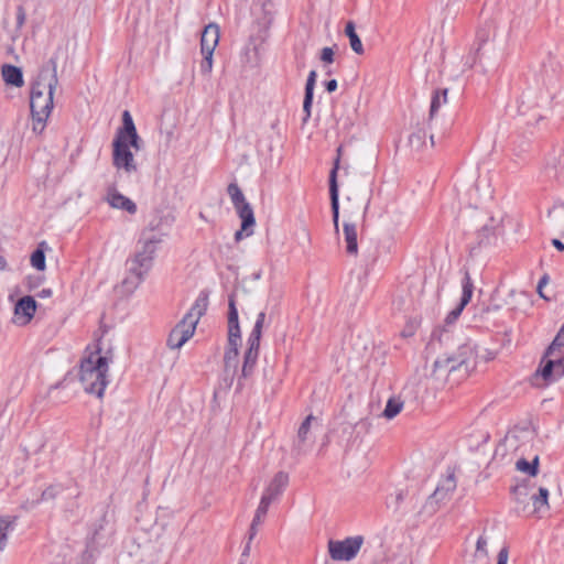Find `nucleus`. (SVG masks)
<instances>
[{"instance_id":"39","label":"nucleus","mask_w":564,"mask_h":564,"mask_svg":"<svg viewBox=\"0 0 564 564\" xmlns=\"http://www.w3.org/2000/svg\"><path fill=\"white\" fill-rule=\"evenodd\" d=\"M213 54H203L204 58L200 63V72L203 74H209L213 69Z\"/></svg>"},{"instance_id":"46","label":"nucleus","mask_w":564,"mask_h":564,"mask_svg":"<svg viewBox=\"0 0 564 564\" xmlns=\"http://www.w3.org/2000/svg\"><path fill=\"white\" fill-rule=\"evenodd\" d=\"M325 88L328 93H333L337 89V80L336 79H330L328 82L325 83Z\"/></svg>"},{"instance_id":"10","label":"nucleus","mask_w":564,"mask_h":564,"mask_svg":"<svg viewBox=\"0 0 564 564\" xmlns=\"http://www.w3.org/2000/svg\"><path fill=\"white\" fill-rule=\"evenodd\" d=\"M343 153V147L337 148V156L334 161V166L329 173V196H330V207L333 214V223L335 231L339 230V189L337 183V173L339 170L340 158Z\"/></svg>"},{"instance_id":"9","label":"nucleus","mask_w":564,"mask_h":564,"mask_svg":"<svg viewBox=\"0 0 564 564\" xmlns=\"http://www.w3.org/2000/svg\"><path fill=\"white\" fill-rule=\"evenodd\" d=\"M364 543L361 535L348 536L344 540H329L328 553L334 561H351L360 551Z\"/></svg>"},{"instance_id":"3","label":"nucleus","mask_w":564,"mask_h":564,"mask_svg":"<svg viewBox=\"0 0 564 564\" xmlns=\"http://www.w3.org/2000/svg\"><path fill=\"white\" fill-rule=\"evenodd\" d=\"M109 359L100 356L99 350L84 358L79 369V380L87 393L102 398L108 384Z\"/></svg>"},{"instance_id":"33","label":"nucleus","mask_w":564,"mask_h":564,"mask_svg":"<svg viewBox=\"0 0 564 564\" xmlns=\"http://www.w3.org/2000/svg\"><path fill=\"white\" fill-rule=\"evenodd\" d=\"M270 505L271 503L268 502L267 498H261L260 503L256 510V514L252 520L256 522V524H261L263 522V519L267 516Z\"/></svg>"},{"instance_id":"41","label":"nucleus","mask_w":564,"mask_h":564,"mask_svg":"<svg viewBox=\"0 0 564 564\" xmlns=\"http://www.w3.org/2000/svg\"><path fill=\"white\" fill-rule=\"evenodd\" d=\"M139 141H140V138L137 133V131L131 134H128L127 135V143H128V147L131 145L132 148H134L135 150H139L140 149V144H139Z\"/></svg>"},{"instance_id":"29","label":"nucleus","mask_w":564,"mask_h":564,"mask_svg":"<svg viewBox=\"0 0 564 564\" xmlns=\"http://www.w3.org/2000/svg\"><path fill=\"white\" fill-rule=\"evenodd\" d=\"M122 128L119 129L116 138H122V140H127V135L137 131L133 119L128 110H124L122 113Z\"/></svg>"},{"instance_id":"6","label":"nucleus","mask_w":564,"mask_h":564,"mask_svg":"<svg viewBox=\"0 0 564 564\" xmlns=\"http://www.w3.org/2000/svg\"><path fill=\"white\" fill-rule=\"evenodd\" d=\"M232 205L241 219V228L236 231L235 240L238 242L245 237L253 235L256 218L251 205L246 200L243 193L236 183H230L227 187Z\"/></svg>"},{"instance_id":"31","label":"nucleus","mask_w":564,"mask_h":564,"mask_svg":"<svg viewBox=\"0 0 564 564\" xmlns=\"http://www.w3.org/2000/svg\"><path fill=\"white\" fill-rule=\"evenodd\" d=\"M516 467L518 470L534 477L539 471V457L535 456L532 462L521 458L517 462Z\"/></svg>"},{"instance_id":"21","label":"nucleus","mask_w":564,"mask_h":564,"mask_svg":"<svg viewBox=\"0 0 564 564\" xmlns=\"http://www.w3.org/2000/svg\"><path fill=\"white\" fill-rule=\"evenodd\" d=\"M315 417L313 415L306 416V419L302 422V424L299 427L297 431V440L295 443V449L299 454L305 453L307 449L306 441L310 438V430H311V423L314 421Z\"/></svg>"},{"instance_id":"26","label":"nucleus","mask_w":564,"mask_h":564,"mask_svg":"<svg viewBox=\"0 0 564 564\" xmlns=\"http://www.w3.org/2000/svg\"><path fill=\"white\" fill-rule=\"evenodd\" d=\"M447 94L448 89H436L434 90L431 99V107H430V120L434 118L438 109L447 104Z\"/></svg>"},{"instance_id":"22","label":"nucleus","mask_w":564,"mask_h":564,"mask_svg":"<svg viewBox=\"0 0 564 564\" xmlns=\"http://www.w3.org/2000/svg\"><path fill=\"white\" fill-rule=\"evenodd\" d=\"M317 74L315 70H311L305 85V96L303 101V110L306 112L305 120L311 116V107L313 102V91L316 83Z\"/></svg>"},{"instance_id":"52","label":"nucleus","mask_w":564,"mask_h":564,"mask_svg":"<svg viewBox=\"0 0 564 564\" xmlns=\"http://www.w3.org/2000/svg\"><path fill=\"white\" fill-rule=\"evenodd\" d=\"M59 386H61V383H58V384H55V386H52V387L50 388V391H52V390H54V389H57V388H59Z\"/></svg>"},{"instance_id":"32","label":"nucleus","mask_w":564,"mask_h":564,"mask_svg":"<svg viewBox=\"0 0 564 564\" xmlns=\"http://www.w3.org/2000/svg\"><path fill=\"white\" fill-rule=\"evenodd\" d=\"M238 347L239 346H234V345L228 344V348L224 356V362H225L226 368H229V367L236 368L237 357H238Z\"/></svg>"},{"instance_id":"12","label":"nucleus","mask_w":564,"mask_h":564,"mask_svg":"<svg viewBox=\"0 0 564 564\" xmlns=\"http://www.w3.org/2000/svg\"><path fill=\"white\" fill-rule=\"evenodd\" d=\"M112 535L113 528L109 524V521L104 514L100 520L93 527L88 547L97 549L106 546L111 541Z\"/></svg>"},{"instance_id":"24","label":"nucleus","mask_w":564,"mask_h":564,"mask_svg":"<svg viewBox=\"0 0 564 564\" xmlns=\"http://www.w3.org/2000/svg\"><path fill=\"white\" fill-rule=\"evenodd\" d=\"M2 77L7 84L13 85L15 87H21L23 85L22 72L17 66L3 65Z\"/></svg>"},{"instance_id":"50","label":"nucleus","mask_w":564,"mask_h":564,"mask_svg":"<svg viewBox=\"0 0 564 564\" xmlns=\"http://www.w3.org/2000/svg\"><path fill=\"white\" fill-rule=\"evenodd\" d=\"M7 267V261L3 257L0 256V270H3L6 269Z\"/></svg>"},{"instance_id":"15","label":"nucleus","mask_w":564,"mask_h":564,"mask_svg":"<svg viewBox=\"0 0 564 564\" xmlns=\"http://www.w3.org/2000/svg\"><path fill=\"white\" fill-rule=\"evenodd\" d=\"M219 42V28L215 23L205 26L200 37L202 54L214 53Z\"/></svg>"},{"instance_id":"5","label":"nucleus","mask_w":564,"mask_h":564,"mask_svg":"<svg viewBox=\"0 0 564 564\" xmlns=\"http://www.w3.org/2000/svg\"><path fill=\"white\" fill-rule=\"evenodd\" d=\"M564 347V325L557 332L555 338L547 347L538 373L546 382H553L564 376V354H561V348Z\"/></svg>"},{"instance_id":"35","label":"nucleus","mask_w":564,"mask_h":564,"mask_svg":"<svg viewBox=\"0 0 564 564\" xmlns=\"http://www.w3.org/2000/svg\"><path fill=\"white\" fill-rule=\"evenodd\" d=\"M403 499H404V491L401 489L397 490L394 494H391L387 498V501H386L387 507L397 511L399 509L400 503L403 501Z\"/></svg>"},{"instance_id":"1","label":"nucleus","mask_w":564,"mask_h":564,"mask_svg":"<svg viewBox=\"0 0 564 564\" xmlns=\"http://www.w3.org/2000/svg\"><path fill=\"white\" fill-rule=\"evenodd\" d=\"M58 84L57 58L51 57L40 69L31 88L30 108L33 131L42 133L53 109V96Z\"/></svg>"},{"instance_id":"47","label":"nucleus","mask_w":564,"mask_h":564,"mask_svg":"<svg viewBox=\"0 0 564 564\" xmlns=\"http://www.w3.org/2000/svg\"><path fill=\"white\" fill-rule=\"evenodd\" d=\"M547 281H549L547 275L542 276V278L540 279V281H539V284H538V292L540 293V295H541L542 297H544V295L542 294V288L547 283Z\"/></svg>"},{"instance_id":"30","label":"nucleus","mask_w":564,"mask_h":564,"mask_svg":"<svg viewBox=\"0 0 564 564\" xmlns=\"http://www.w3.org/2000/svg\"><path fill=\"white\" fill-rule=\"evenodd\" d=\"M403 409V401L400 398L392 397L388 400L383 410V416L388 420L395 417Z\"/></svg>"},{"instance_id":"8","label":"nucleus","mask_w":564,"mask_h":564,"mask_svg":"<svg viewBox=\"0 0 564 564\" xmlns=\"http://www.w3.org/2000/svg\"><path fill=\"white\" fill-rule=\"evenodd\" d=\"M265 322V312H260L257 315L254 326L248 338V348L245 352L243 365H242V377L248 378L257 364L260 348V339L262 335V328Z\"/></svg>"},{"instance_id":"37","label":"nucleus","mask_w":564,"mask_h":564,"mask_svg":"<svg viewBox=\"0 0 564 564\" xmlns=\"http://www.w3.org/2000/svg\"><path fill=\"white\" fill-rule=\"evenodd\" d=\"M59 492V488L57 486H50L45 490L42 491L41 499L36 500L35 503H39L42 500L54 499Z\"/></svg>"},{"instance_id":"38","label":"nucleus","mask_w":564,"mask_h":564,"mask_svg":"<svg viewBox=\"0 0 564 564\" xmlns=\"http://www.w3.org/2000/svg\"><path fill=\"white\" fill-rule=\"evenodd\" d=\"M239 323L238 321V311L236 307L234 296L229 297V312H228V324Z\"/></svg>"},{"instance_id":"40","label":"nucleus","mask_w":564,"mask_h":564,"mask_svg":"<svg viewBox=\"0 0 564 564\" xmlns=\"http://www.w3.org/2000/svg\"><path fill=\"white\" fill-rule=\"evenodd\" d=\"M334 50L332 47H324L321 51V61L326 64H330L334 62Z\"/></svg>"},{"instance_id":"19","label":"nucleus","mask_w":564,"mask_h":564,"mask_svg":"<svg viewBox=\"0 0 564 564\" xmlns=\"http://www.w3.org/2000/svg\"><path fill=\"white\" fill-rule=\"evenodd\" d=\"M344 230V239L346 243V252L349 256H357L358 253V242H357V227L354 223L344 221L343 225Z\"/></svg>"},{"instance_id":"17","label":"nucleus","mask_w":564,"mask_h":564,"mask_svg":"<svg viewBox=\"0 0 564 564\" xmlns=\"http://www.w3.org/2000/svg\"><path fill=\"white\" fill-rule=\"evenodd\" d=\"M36 311V301L34 297L26 295L21 297L14 307V314L18 318H23V324L29 323Z\"/></svg>"},{"instance_id":"18","label":"nucleus","mask_w":564,"mask_h":564,"mask_svg":"<svg viewBox=\"0 0 564 564\" xmlns=\"http://www.w3.org/2000/svg\"><path fill=\"white\" fill-rule=\"evenodd\" d=\"M107 200L113 208L122 209L129 214L137 212V205L124 195L118 193L116 189H110L107 194Z\"/></svg>"},{"instance_id":"36","label":"nucleus","mask_w":564,"mask_h":564,"mask_svg":"<svg viewBox=\"0 0 564 564\" xmlns=\"http://www.w3.org/2000/svg\"><path fill=\"white\" fill-rule=\"evenodd\" d=\"M490 32L487 28H480L476 33L477 52L480 51L481 46L489 40Z\"/></svg>"},{"instance_id":"42","label":"nucleus","mask_w":564,"mask_h":564,"mask_svg":"<svg viewBox=\"0 0 564 564\" xmlns=\"http://www.w3.org/2000/svg\"><path fill=\"white\" fill-rule=\"evenodd\" d=\"M509 550L507 546L501 547L498 553L497 564H508Z\"/></svg>"},{"instance_id":"48","label":"nucleus","mask_w":564,"mask_h":564,"mask_svg":"<svg viewBox=\"0 0 564 564\" xmlns=\"http://www.w3.org/2000/svg\"><path fill=\"white\" fill-rule=\"evenodd\" d=\"M552 245L560 251H564V243L560 239H553Z\"/></svg>"},{"instance_id":"11","label":"nucleus","mask_w":564,"mask_h":564,"mask_svg":"<svg viewBox=\"0 0 564 564\" xmlns=\"http://www.w3.org/2000/svg\"><path fill=\"white\" fill-rule=\"evenodd\" d=\"M112 144L113 165L119 170H124L127 173L137 172V164L134 162L133 154L128 147L127 140H122V138H115Z\"/></svg>"},{"instance_id":"14","label":"nucleus","mask_w":564,"mask_h":564,"mask_svg":"<svg viewBox=\"0 0 564 564\" xmlns=\"http://www.w3.org/2000/svg\"><path fill=\"white\" fill-rule=\"evenodd\" d=\"M456 487L457 481L455 474L449 471L444 478L441 479L430 499L436 503L448 501L452 498L453 492L456 490Z\"/></svg>"},{"instance_id":"13","label":"nucleus","mask_w":564,"mask_h":564,"mask_svg":"<svg viewBox=\"0 0 564 564\" xmlns=\"http://www.w3.org/2000/svg\"><path fill=\"white\" fill-rule=\"evenodd\" d=\"M462 297L458 306L448 313L446 316V323L451 324L455 322L458 316L462 314L464 307L470 302L473 292H474V283L471 281L470 274L468 271H465L464 278L462 280Z\"/></svg>"},{"instance_id":"28","label":"nucleus","mask_w":564,"mask_h":564,"mask_svg":"<svg viewBox=\"0 0 564 564\" xmlns=\"http://www.w3.org/2000/svg\"><path fill=\"white\" fill-rule=\"evenodd\" d=\"M47 245L45 241L39 243L37 248L31 254V264L39 271L45 270V249Z\"/></svg>"},{"instance_id":"25","label":"nucleus","mask_w":564,"mask_h":564,"mask_svg":"<svg viewBox=\"0 0 564 564\" xmlns=\"http://www.w3.org/2000/svg\"><path fill=\"white\" fill-rule=\"evenodd\" d=\"M487 545L488 539L485 535H480L476 542V549L474 552V562L476 564H489Z\"/></svg>"},{"instance_id":"44","label":"nucleus","mask_w":564,"mask_h":564,"mask_svg":"<svg viewBox=\"0 0 564 564\" xmlns=\"http://www.w3.org/2000/svg\"><path fill=\"white\" fill-rule=\"evenodd\" d=\"M260 524H256L254 521L251 522L250 530H249V543L254 539V536L258 533V528Z\"/></svg>"},{"instance_id":"45","label":"nucleus","mask_w":564,"mask_h":564,"mask_svg":"<svg viewBox=\"0 0 564 564\" xmlns=\"http://www.w3.org/2000/svg\"><path fill=\"white\" fill-rule=\"evenodd\" d=\"M260 524H256L254 521L251 522L250 530H249V543L254 539V536L258 533V528Z\"/></svg>"},{"instance_id":"16","label":"nucleus","mask_w":564,"mask_h":564,"mask_svg":"<svg viewBox=\"0 0 564 564\" xmlns=\"http://www.w3.org/2000/svg\"><path fill=\"white\" fill-rule=\"evenodd\" d=\"M288 484L289 475L284 471H279L265 488L261 498H267L268 502L272 503L283 492Z\"/></svg>"},{"instance_id":"49","label":"nucleus","mask_w":564,"mask_h":564,"mask_svg":"<svg viewBox=\"0 0 564 564\" xmlns=\"http://www.w3.org/2000/svg\"><path fill=\"white\" fill-rule=\"evenodd\" d=\"M51 295H52V290L51 289H43L39 293L40 297H50Z\"/></svg>"},{"instance_id":"53","label":"nucleus","mask_w":564,"mask_h":564,"mask_svg":"<svg viewBox=\"0 0 564 564\" xmlns=\"http://www.w3.org/2000/svg\"><path fill=\"white\" fill-rule=\"evenodd\" d=\"M430 139H431V143H432V145H434V135L432 134V135L430 137Z\"/></svg>"},{"instance_id":"7","label":"nucleus","mask_w":564,"mask_h":564,"mask_svg":"<svg viewBox=\"0 0 564 564\" xmlns=\"http://www.w3.org/2000/svg\"><path fill=\"white\" fill-rule=\"evenodd\" d=\"M473 351L468 346L459 347L458 351L451 355L438 357L433 365L435 373H453L459 372V377L464 378L468 375L471 367Z\"/></svg>"},{"instance_id":"43","label":"nucleus","mask_w":564,"mask_h":564,"mask_svg":"<svg viewBox=\"0 0 564 564\" xmlns=\"http://www.w3.org/2000/svg\"><path fill=\"white\" fill-rule=\"evenodd\" d=\"M25 22V12H24V9L22 7H18V12H17V23L19 26H22Z\"/></svg>"},{"instance_id":"34","label":"nucleus","mask_w":564,"mask_h":564,"mask_svg":"<svg viewBox=\"0 0 564 564\" xmlns=\"http://www.w3.org/2000/svg\"><path fill=\"white\" fill-rule=\"evenodd\" d=\"M240 339L241 336L239 323L228 324V344L239 346Z\"/></svg>"},{"instance_id":"51","label":"nucleus","mask_w":564,"mask_h":564,"mask_svg":"<svg viewBox=\"0 0 564 564\" xmlns=\"http://www.w3.org/2000/svg\"><path fill=\"white\" fill-rule=\"evenodd\" d=\"M249 551H250V543L248 542V544L246 545V547L242 552V555H248Z\"/></svg>"},{"instance_id":"27","label":"nucleus","mask_w":564,"mask_h":564,"mask_svg":"<svg viewBox=\"0 0 564 564\" xmlns=\"http://www.w3.org/2000/svg\"><path fill=\"white\" fill-rule=\"evenodd\" d=\"M345 33L349 39V44H350L351 50L356 54H359V55L362 54L364 46H362L360 37L356 33L355 24L352 21L347 22L346 28H345Z\"/></svg>"},{"instance_id":"20","label":"nucleus","mask_w":564,"mask_h":564,"mask_svg":"<svg viewBox=\"0 0 564 564\" xmlns=\"http://www.w3.org/2000/svg\"><path fill=\"white\" fill-rule=\"evenodd\" d=\"M533 511L538 518H542L549 511V490L544 487H540L538 494L531 497Z\"/></svg>"},{"instance_id":"4","label":"nucleus","mask_w":564,"mask_h":564,"mask_svg":"<svg viewBox=\"0 0 564 564\" xmlns=\"http://www.w3.org/2000/svg\"><path fill=\"white\" fill-rule=\"evenodd\" d=\"M208 306V295L202 292L191 310L182 321L171 330L167 338V346L172 349H180L195 333L199 318L205 314Z\"/></svg>"},{"instance_id":"23","label":"nucleus","mask_w":564,"mask_h":564,"mask_svg":"<svg viewBox=\"0 0 564 564\" xmlns=\"http://www.w3.org/2000/svg\"><path fill=\"white\" fill-rule=\"evenodd\" d=\"M18 517L2 516L0 517V551L7 544L8 534L15 529Z\"/></svg>"},{"instance_id":"2","label":"nucleus","mask_w":564,"mask_h":564,"mask_svg":"<svg viewBox=\"0 0 564 564\" xmlns=\"http://www.w3.org/2000/svg\"><path fill=\"white\" fill-rule=\"evenodd\" d=\"M162 242V235L155 231L153 224L144 229L138 242L135 254L128 260V275L122 281L127 291H134L144 280L152 268L158 245Z\"/></svg>"},{"instance_id":"54","label":"nucleus","mask_w":564,"mask_h":564,"mask_svg":"<svg viewBox=\"0 0 564 564\" xmlns=\"http://www.w3.org/2000/svg\"><path fill=\"white\" fill-rule=\"evenodd\" d=\"M330 74H332L330 69H327L326 75H330Z\"/></svg>"}]
</instances>
